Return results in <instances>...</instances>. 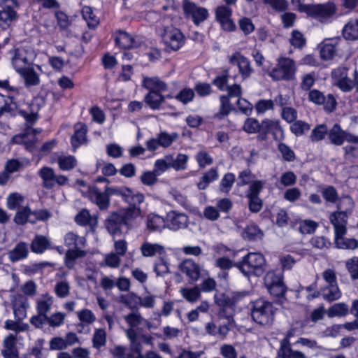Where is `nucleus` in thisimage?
I'll return each instance as SVG.
<instances>
[{"mask_svg": "<svg viewBox=\"0 0 358 358\" xmlns=\"http://www.w3.org/2000/svg\"><path fill=\"white\" fill-rule=\"evenodd\" d=\"M127 231L137 227L141 219V208L128 206L117 211Z\"/></svg>", "mask_w": 358, "mask_h": 358, "instance_id": "nucleus-9", "label": "nucleus"}, {"mask_svg": "<svg viewBox=\"0 0 358 358\" xmlns=\"http://www.w3.org/2000/svg\"><path fill=\"white\" fill-rule=\"evenodd\" d=\"M76 222L80 226H90L94 229L97 226L98 219L95 215H91L89 210L83 209L75 217Z\"/></svg>", "mask_w": 358, "mask_h": 358, "instance_id": "nucleus-30", "label": "nucleus"}, {"mask_svg": "<svg viewBox=\"0 0 358 358\" xmlns=\"http://www.w3.org/2000/svg\"><path fill=\"white\" fill-rule=\"evenodd\" d=\"M141 254L145 257H151L156 255L165 254V248L159 243H152L148 241L144 242L140 248Z\"/></svg>", "mask_w": 358, "mask_h": 358, "instance_id": "nucleus-28", "label": "nucleus"}, {"mask_svg": "<svg viewBox=\"0 0 358 358\" xmlns=\"http://www.w3.org/2000/svg\"><path fill=\"white\" fill-rule=\"evenodd\" d=\"M166 224L164 218L158 215L150 214L147 217V227L151 231H161Z\"/></svg>", "mask_w": 358, "mask_h": 358, "instance_id": "nucleus-37", "label": "nucleus"}, {"mask_svg": "<svg viewBox=\"0 0 358 358\" xmlns=\"http://www.w3.org/2000/svg\"><path fill=\"white\" fill-rule=\"evenodd\" d=\"M115 43L121 48L129 49L135 47V41L133 36L123 30H117L113 34Z\"/></svg>", "mask_w": 358, "mask_h": 358, "instance_id": "nucleus-27", "label": "nucleus"}, {"mask_svg": "<svg viewBox=\"0 0 358 358\" xmlns=\"http://www.w3.org/2000/svg\"><path fill=\"white\" fill-rule=\"evenodd\" d=\"M264 284L268 292L274 296H282L286 292L282 273L280 271L267 272L264 277Z\"/></svg>", "mask_w": 358, "mask_h": 358, "instance_id": "nucleus-7", "label": "nucleus"}, {"mask_svg": "<svg viewBox=\"0 0 358 358\" xmlns=\"http://www.w3.org/2000/svg\"><path fill=\"white\" fill-rule=\"evenodd\" d=\"M232 10L226 5L218 6L215 10L217 20L220 23L223 29L226 31H233L236 26L231 19Z\"/></svg>", "mask_w": 358, "mask_h": 358, "instance_id": "nucleus-17", "label": "nucleus"}, {"mask_svg": "<svg viewBox=\"0 0 358 358\" xmlns=\"http://www.w3.org/2000/svg\"><path fill=\"white\" fill-rule=\"evenodd\" d=\"M51 164L57 163L59 169L64 171L73 169L78 164L76 158L70 155H64L63 152H55L50 156Z\"/></svg>", "mask_w": 358, "mask_h": 358, "instance_id": "nucleus-12", "label": "nucleus"}, {"mask_svg": "<svg viewBox=\"0 0 358 358\" xmlns=\"http://www.w3.org/2000/svg\"><path fill=\"white\" fill-rule=\"evenodd\" d=\"M6 207L10 210H16L13 221L17 224H22V195L14 192L6 198Z\"/></svg>", "mask_w": 358, "mask_h": 358, "instance_id": "nucleus-13", "label": "nucleus"}, {"mask_svg": "<svg viewBox=\"0 0 358 358\" xmlns=\"http://www.w3.org/2000/svg\"><path fill=\"white\" fill-rule=\"evenodd\" d=\"M297 66L294 60L287 57L277 59L275 67L268 71V76L273 81H290L295 78Z\"/></svg>", "mask_w": 358, "mask_h": 358, "instance_id": "nucleus-3", "label": "nucleus"}, {"mask_svg": "<svg viewBox=\"0 0 358 358\" xmlns=\"http://www.w3.org/2000/svg\"><path fill=\"white\" fill-rule=\"evenodd\" d=\"M162 38L164 43L173 50H179L185 43V37L182 33L176 28L165 29Z\"/></svg>", "mask_w": 358, "mask_h": 358, "instance_id": "nucleus-10", "label": "nucleus"}, {"mask_svg": "<svg viewBox=\"0 0 358 358\" xmlns=\"http://www.w3.org/2000/svg\"><path fill=\"white\" fill-rule=\"evenodd\" d=\"M13 5L7 4L5 7L0 9V27L6 29L10 22L15 19V13L12 8Z\"/></svg>", "mask_w": 358, "mask_h": 358, "instance_id": "nucleus-33", "label": "nucleus"}, {"mask_svg": "<svg viewBox=\"0 0 358 358\" xmlns=\"http://www.w3.org/2000/svg\"><path fill=\"white\" fill-rule=\"evenodd\" d=\"M345 235H335L334 241L336 247L342 250H355L358 248V240L355 238H348Z\"/></svg>", "mask_w": 358, "mask_h": 358, "instance_id": "nucleus-32", "label": "nucleus"}, {"mask_svg": "<svg viewBox=\"0 0 358 358\" xmlns=\"http://www.w3.org/2000/svg\"><path fill=\"white\" fill-rule=\"evenodd\" d=\"M36 57L34 51H30L28 56L24 57V83L27 87L37 86L40 84V73L42 72L39 65L30 64Z\"/></svg>", "mask_w": 358, "mask_h": 358, "instance_id": "nucleus-6", "label": "nucleus"}, {"mask_svg": "<svg viewBox=\"0 0 358 358\" xmlns=\"http://www.w3.org/2000/svg\"><path fill=\"white\" fill-rule=\"evenodd\" d=\"M145 196L142 193H134L131 189H129V193L127 194V197L124 201L127 202L129 206H134L136 208H140L139 205L144 201Z\"/></svg>", "mask_w": 358, "mask_h": 358, "instance_id": "nucleus-57", "label": "nucleus"}, {"mask_svg": "<svg viewBox=\"0 0 358 358\" xmlns=\"http://www.w3.org/2000/svg\"><path fill=\"white\" fill-rule=\"evenodd\" d=\"M310 126L308 123L302 120H296L290 126V131L296 136H300L309 131Z\"/></svg>", "mask_w": 358, "mask_h": 358, "instance_id": "nucleus-53", "label": "nucleus"}, {"mask_svg": "<svg viewBox=\"0 0 358 358\" xmlns=\"http://www.w3.org/2000/svg\"><path fill=\"white\" fill-rule=\"evenodd\" d=\"M218 177L219 175L217 169L214 168L210 169L201 178L199 182L197 183L198 188L199 189H205L210 182L216 180Z\"/></svg>", "mask_w": 358, "mask_h": 358, "instance_id": "nucleus-41", "label": "nucleus"}, {"mask_svg": "<svg viewBox=\"0 0 358 358\" xmlns=\"http://www.w3.org/2000/svg\"><path fill=\"white\" fill-rule=\"evenodd\" d=\"M73 129V134L71 137V144L73 152H76L79 147L87 143V127L85 124L78 122L74 125Z\"/></svg>", "mask_w": 358, "mask_h": 358, "instance_id": "nucleus-16", "label": "nucleus"}, {"mask_svg": "<svg viewBox=\"0 0 358 358\" xmlns=\"http://www.w3.org/2000/svg\"><path fill=\"white\" fill-rule=\"evenodd\" d=\"M53 303V298L48 294L43 296L37 301V310L40 315H47L51 306Z\"/></svg>", "mask_w": 358, "mask_h": 358, "instance_id": "nucleus-46", "label": "nucleus"}, {"mask_svg": "<svg viewBox=\"0 0 358 358\" xmlns=\"http://www.w3.org/2000/svg\"><path fill=\"white\" fill-rule=\"evenodd\" d=\"M49 247L48 240L43 236H36L33 240L31 245L32 252L37 254H42Z\"/></svg>", "mask_w": 358, "mask_h": 358, "instance_id": "nucleus-44", "label": "nucleus"}, {"mask_svg": "<svg viewBox=\"0 0 358 358\" xmlns=\"http://www.w3.org/2000/svg\"><path fill=\"white\" fill-rule=\"evenodd\" d=\"M236 266L245 276H259L265 271L266 260L259 252H249L236 264Z\"/></svg>", "mask_w": 358, "mask_h": 358, "instance_id": "nucleus-2", "label": "nucleus"}, {"mask_svg": "<svg viewBox=\"0 0 358 358\" xmlns=\"http://www.w3.org/2000/svg\"><path fill=\"white\" fill-rule=\"evenodd\" d=\"M144 101L152 110H159L164 107V94L159 92L149 91L144 97Z\"/></svg>", "mask_w": 358, "mask_h": 358, "instance_id": "nucleus-29", "label": "nucleus"}, {"mask_svg": "<svg viewBox=\"0 0 358 358\" xmlns=\"http://www.w3.org/2000/svg\"><path fill=\"white\" fill-rule=\"evenodd\" d=\"M22 303L17 299L13 302V314L15 320H8L5 322V328L8 330H12L16 333L22 331L21 324V316L22 315Z\"/></svg>", "mask_w": 358, "mask_h": 358, "instance_id": "nucleus-19", "label": "nucleus"}, {"mask_svg": "<svg viewBox=\"0 0 358 358\" xmlns=\"http://www.w3.org/2000/svg\"><path fill=\"white\" fill-rule=\"evenodd\" d=\"M343 36L347 40H355L358 38V20H350L344 26Z\"/></svg>", "mask_w": 358, "mask_h": 358, "instance_id": "nucleus-36", "label": "nucleus"}, {"mask_svg": "<svg viewBox=\"0 0 358 358\" xmlns=\"http://www.w3.org/2000/svg\"><path fill=\"white\" fill-rule=\"evenodd\" d=\"M188 221L187 215L183 213L172 210L166 215V226L173 231L187 227Z\"/></svg>", "mask_w": 358, "mask_h": 358, "instance_id": "nucleus-14", "label": "nucleus"}, {"mask_svg": "<svg viewBox=\"0 0 358 358\" xmlns=\"http://www.w3.org/2000/svg\"><path fill=\"white\" fill-rule=\"evenodd\" d=\"M105 226L107 231L113 236H120L122 233L123 224L121 217L117 211L111 213L106 220Z\"/></svg>", "mask_w": 358, "mask_h": 358, "instance_id": "nucleus-21", "label": "nucleus"}, {"mask_svg": "<svg viewBox=\"0 0 358 358\" xmlns=\"http://www.w3.org/2000/svg\"><path fill=\"white\" fill-rule=\"evenodd\" d=\"M154 271L157 276H164L165 274L169 273V264L164 258L161 257L155 260Z\"/></svg>", "mask_w": 358, "mask_h": 358, "instance_id": "nucleus-63", "label": "nucleus"}, {"mask_svg": "<svg viewBox=\"0 0 358 358\" xmlns=\"http://www.w3.org/2000/svg\"><path fill=\"white\" fill-rule=\"evenodd\" d=\"M77 316L80 321V323L78 324V331L82 332V329H85V327L92 324L96 320V316L93 312L89 309H83L77 312Z\"/></svg>", "mask_w": 358, "mask_h": 358, "instance_id": "nucleus-31", "label": "nucleus"}, {"mask_svg": "<svg viewBox=\"0 0 358 358\" xmlns=\"http://www.w3.org/2000/svg\"><path fill=\"white\" fill-rule=\"evenodd\" d=\"M17 108L16 103L10 96H4L0 94V116L3 112L12 111Z\"/></svg>", "mask_w": 358, "mask_h": 358, "instance_id": "nucleus-62", "label": "nucleus"}, {"mask_svg": "<svg viewBox=\"0 0 358 358\" xmlns=\"http://www.w3.org/2000/svg\"><path fill=\"white\" fill-rule=\"evenodd\" d=\"M337 208L339 210L338 211L344 212L349 215L354 208V201L349 196H343L339 199Z\"/></svg>", "mask_w": 358, "mask_h": 358, "instance_id": "nucleus-60", "label": "nucleus"}, {"mask_svg": "<svg viewBox=\"0 0 358 358\" xmlns=\"http://www.w3.org/2000/svg\"><path fill=\"white\" fill-rule=\"evenodd\" d=\"M343 134L344 131L340 125L336 124L328 131L327 135L331 143L335 145H341L343 144Z\"/></svg>", "mask_w": 358, "mask_h": 358, "instance_id": "nucleus-39", "label": "nucleus"}, {"mask_svg": "<svg viewBox=\"0 0 358 358\" xmlns=\"http://www.w3.org/2000/svg\"><path fill=\"white\" fill-rule=\"evenodd\" d=\"M181 271L185 273L191 280L196 281L200 276V267L192 259H185L180 265Z\"/></svg>", "mask_w": 358, "mask_h": 358, "instance_id": "nucleus-23", "label": "nucleus"}, {"mask_svg": "<svg viewBox=\"0 0 358 358\" xmlns=\"http://www.w3.org/2000/svg\"><path fill=\"white\" fill-rule=\"evenodd\" d=\"M142 86L149 91L163 93L169 91L168 85L159 77H143Z\"/></svg>", "mask_w": 358, "mask_h": 358, "instance_id": "nucleus-22", "label": "nucleus"}, {"mask_svg": "<svg viewBox=\"0 0 358 358\" xmlns=\"http://www.w3.org/2000/svg\"><path fill=\"white\" fill-rule=\"evenodd\" d=\"M64 244L68 248L64 258L65 266L69 269H73L76 259L85 257L87 254L85 250L86 238L75 232L69 231L64 236Z\"/></svg>", "mask_w": 358, "mask_h": 358, "instance_id": "nucleus-1", "label": "nucleus"}, {"mask_svg": "<svg viewBox=\"0 0 358 358\" xmlns=\"http://www.w3.org/2000/svg\"><path fill=\"white\" fill-rule=\"evenodd\" d=\"M327 133L328 129L325 124H318L312 130L310 139L313 142H319L325 138Z\"/></svg>", "mask_w": 358, "mask_h": 358, "instance_id": "nucleus-52", "label": "nucleus"}, {"mask_svg": "<svg viewBox=\"0 0 358 358\" xmlns=\"http://www.w3.org/2000/svg\"><path fill=\"white\" fill-rule=\"evenodd\" d=\"M264 236L262 231L255 224H248L244 229L243 237L249 241L261 240Z\"/></svg>", "mask_w": 358, "mask_h": 358, "instance_id": "nucleus-38", "label": "nucleus"}, {"mask_svg": "<svg viewBox=\"0 0 358 358\" xmlns=\"http://www.w3.org/2000/svg\"><path fill=\"white\" fill-rule=\"evenodd\" d=\"M348 313V306L344 303H337L331 306L327 310L329 317H343Z\"/></svg>", "mask_w": 358, "mask_h": 358, "instance_id": "nucleus-48", "label": "nucleus"}, {"mask_svg": "<svg viewBox=\"0 0 358 358\" xmlns=\"http://www.w3.org/2000/svg\"><path fill=\"white\" fill-rule=\"evenodd\" d=\"M229 62L237 66L238 71L243 80L249 78L253 72L250 61L239 52H235L229 57Z\"/></svg>", "mask_w": 358, "mask_h": 358, "instance_id": "nucleus-11", "label": "nucleus"}, {"mask_svg": "<svg viewBox=\"0 0 358 358\" xmlns=\"http://www.w3.org/2000/svg\"><path fill=\"white\" fill-rule=\"evenodd\" d=\"M38 175L43 180L44 187L51 189L54 187L55 173L52 168L48 166L42 167L38 171Z\"/></svg>", "mask_w": 358, "mask_h": 358, "instance_id": "nucleus-34", "label": "nucleus"}, {"mask_svg": "<svg viewBox=\"0 0 358 358\" xmlns=\"http://www.w3.org/2000/svg\"><path fill=\"white\" fill-rule=\"evenodd\" d=\"M82 15L90 28L94 29L98 25L99 20L91 7L84 6L82 9Z\"/></svg>", "mask_w": 358, "mask_h": 358, "instance_id": "nucleus-47", "label": "nucleus"}, {"mask_svg": "<svg viewBox=\"0 0 358 358\" xmlns=\"http://www.w3.org/2000/svg\"><path fill=\"white\" fill-rule=\"evenodd\" d=\"M300 330L295 327H291L286 333L285 337L280 341V348L278 350L276 358H307L306 355L300 350L292 349L293 345L291 343L292 337L301 334Z\"/></svg>", "mask_w": 358, "mask_h": 358, "instance_id": "nucleus-5", "label": "nucleus"}, {"mask_svg": "<svg viewBox=\"0 0 358 358\" xmlns=\"http://www.w3.org/2000/svg\"><path fill=\"white\" fill-rule=\"evenodd\" d=\"M178 136L176 133L169 134L165 131H162L157 135L159 145L162 148L169 147L177 139Z\"/></svg>", "mask_w": 358, "mask_h": 358, "instance_id": "nucleus-59", "label": "nucleus"}, {"mask_svg": "<svg viewBox=\"0 0 358 358\" xmlns=\"http://www.w3.org/2000/svg\"><path fill=\"white\" fill-rule=\"evenodd\" d=\"M55 293L59 298H65L70 293V285L67 280L58 281L55 285Z\"/></svg>", "mask_w": 358, "mask_h": 358, "instance_id": "nucleus-56", "label": "nucleus"}, {"mask_svg": "<svg viewBox=\"0 0 358 358\" xmlns=\"http://www.w3.org/2000/svg\"><path fill=\"white\" fill-rule=\"evenodd\" d=\"M346 267L352 279H358V257H354L346 262Z\"/></svg>", "mask_w": 358, "mask_h": 358, "instance_id": "nucleus-64", "label": "nucleus"}, {"mask_svg": "<svg viewBox=\"0 0 358 358\" xmlns=\"http://www.w3.org/2000/svg\"><path fill=\"white\" fill-rule=\"evenodd\" d=\"M341 296V290L338 288V284L327 285L323 289V297L328 301H333L338 300Z\"/></svg>", "mask_w": 358, "mask_h": 358, "instance_id": "nucleus-45", "label": "nucleus"}, {"mask_svg": "<svg viewBox=\"0 0 358 358\" xmlns=\"http://www.w3.org/2000/svg\"><path fill=\"white\" fill-rule=\"evenodd\" d=\"M182 9L185 17L192 20L196 25H199L206 20L208 16V11L206 8L189 1H184Z\"/></svg>", "mask_w": 358, "mask_h": 358, "instance_id": "nucleus-8", "label": "nucleus"}, {"mask_svg": "<svg viewBox=\"0 0 358 358\" xmlns=\"http://www.w3.org/2000/svg\"><path fill=\"white\" fill-rule=\"evenodd\" d=\"M236 176L232 173H226L220 182V190L223 193H229L234 182Z\"/></svg>", "mask_w": 358, "mask_h": 358, "instance_id": "nucleus-55", "label": "nucleus"}, {"mask_svg": "<svg viewBox=\"0 0 358 358\" xmlns=\"http://www.w3.org/2000/svg\"><path fill=\"white\" fill-rule=\"evenodd\" d=\"M105 189L109 198L110 196H121L124 201L127 194L129 193V188L124 186H106Z\"/></svg>", "mask_w": 358, "mask_h": 358, "instance_id": "nucleus-61", "label": "nucleus"}, {"mask_svg": "<svg viewBox=\"0 0 358 358\" xmlns=\"http://www.w3.org/2000/svg\"><path fill=\"white\" fill-rule=\"evenodd\" d=\"M292 345L294 347L299 346L311 352H317L322 348L316 340L305 337L298 338L295 342L292 343Z\"/></svg>", "mask_w": 358, "mask_h": 358, "instance_id": "nucleus-35", "label": "nucleus"}, {"mask_svg": "<svg viewBox=\"0 0 358 358\" xmlns=\"http://www.w3.org/2000/svg\"><path fill=\"white\" fill-rule=\"evenodd\" d=\"M16 335L10 334L3 340L4 349L2 355L4 358H18V351L16 348Z\"/></svg>", "mask_w": 358, "mask_h": 358, "instance_id": "nucleus-24", "label": "nucleus"}, {"mask_svg": "<svg viewBox=\"0 0 358 358\" xmlns=\"http://www.w3.org/2000/svg\"><path fill=\"white\" fill-rule=\"evenodd\" d=\"M289 43L294 48L301 49L306 45V40L301 32L293 30L289 38Z\"/></svg>", "mask_w": 358, "mask_h": 358, "instance_id": "nucleus-54", "label": "nucleus"}, {"mask_svg": "<svg viewBox=\"0 0 358 358\" xmlns=\"http://www.w3.org/2000/svg\"><path fill=\"white\" fill-rule=\"evenodd\" d=\"M88 194L90 200L96 203L100 210H106L110 205V199L106 189L101 192L97 187H88Z\"/></svg>", "mask_w": 358, "mask_h": 358, "instance_id": "nucleus-18", "label": "nucleus"}, {"mask_svg": "<svg viewBox=\"0 0 358 358\" xmlns=\"http://www.w3.org/2000/svg\"><path fill=\"white\" fill-rule=\"evenodd\" d=\"M195 96L194 90L185 87L176 94V99L184 105H187L194 100Z\"/></svg>", "mask_w": 358, "mask_h": 358, "instance_id": "nucleus-50", "label": "nucleus"}, {"mask_svg": "<svg viewBox=\"0 0 358 358\" xmlns=\"http://www.w3.org/2000/svg\"><path fill=\"white\" fill-rule=\"evenodd\" d=\"M180 293L186 301L190 303L196 302L201 296V290L197 286L190 288H181L180 289Z\"/></svg>", "mask_w": 358, "mask_h": 358, "instance_id": "nucleus-42", "label": "nucleus"}, {"mask_svg": "<svg viewBox=\"0 0 358 358\" xmlns=\"http://www.w3.org/2000/svg\"><path fill=\"white\" fill-rule=\"evenodd\" d=\"M348 215L344 212L336 211L329 215L330 222L334 228L335 235H345L347 233L346 225L348 223Z\"/></svg>", "mask_w": 358, "mask_h": 358, "instance_id": "nucleus-20", "label": "nucleus"}, {"mask_svg": "<svg viewBox=\"0 0 358 358\" xmlns=\"http://www.w3.org/2000/svg\"><path fill=\"white\" fill-rule=\"evenodd\" d=\"M51 217V213L47 210L31 211L28 207L24 206V223H34L37 220L46 221Z\"/></svg>", "mask_w": 358, "mask_h": 358, "instance_id": "nucleus-25", "label": "nucleus"}, {"mask_svg": "<svg viewBox=\"0 0 358 358\" xmlns=\"http://www.w3.org/2000/svg\"><path fill=\"white\" fill-rule=\"evenodd\" d=\"M275 308L272 303L263 299H258L252 303L251 317L257 324L265 326L273 320Z\"/></svg>", "mask_w": 358, "mask_h": 358, "instance_id": "nucleus-4", "label": "nucleus"}, {"mask_svg": "<svg viewBox=\"0 0 358 358\" xmlns=\"http://www.w3.org/2000/svg\"><path fill=\"white\" fill-rule=\"evenodd\" d=\"M297 181L296 175L292 171L282 173L279 178V183L282 187L294 186Z\"/></svg>", "mask_w": 358, "mask_h": 358, "instance_id": "nucleus-58", "label": "nucleus"}, {"mask_svg": "<svg viewBox=\"0 0 358 358\" xmlns=\"http://www.w3.org/2000/svg\"><path fill=\"white\" fill-rule=\"evenodd\" d=\"M40 132L41 131H38L30 127H27L24 129V145L26 150L31 152H35L38 150L36 145L38 141L36 134Z\"/></svg>", "mask_w": 358, "mask_h": 358, "instance_id": "nucleus-26", "label": "nucleus"}, {"mask_svg": "<svg viewBox=\"0 0 358 358\" xmlns=\"http://www.w3.org/2000/svg\"><path fill=\"white\" fill-rule=\"evenodd\" d=\"M333 40L325 41L321 50H320V57L323 60L332 59L336 55L337 48L336 45L333 43Z\"/></svg>", "mask_w": 358, "mask_h": 358, "instance_id": "nucleus-40", "label": "nucleus"}, {"mask_svg": "<svg viewBox=\"0 0 358 358\" xmlns=\"http://www.w3.org/2000/svg\"><path fill=\"white\" fill-rule=\"evenodd\" d=\"M124 319L131 327H137L139 325L149 327L150 324V322L148 320L136 313H132L126 315Z\"/></svg>", "mask_w": 358, "mask_h": 358, "instance_id": "nucleus-51", "label": "nucleus"}, {"mask_svg": "<svg viewBox=\"0 0 358 358\" xmlns=\"http://www.w3.org/2000/svg\"><path fill=\"white\" fill-rule=\"evenodd\" d=\"M282 128L278 120H271L266 119L260 123V133L267 134L268 133H274L280 131Z\"/></svg>", "mask_w": 358, "mask_h": 358, "instance_id": "nucleus-43", "label": "nucleus"}, {"mask_svg": "<svg viewBox=\"0 0 358 358\" xmlns=\"http://www.w3.org/2000/svg\"><path fill=\"white\" fill-rule=\"evenodd\" d=\"M106 344V332L104 329H96L92 336V345L99 350Z\"/></svg>", "mask_w": 358, "mask_h": 358, "instance_id": "nucleus-49", "label": "nucleus"}, {"mask_svg": "<svg viewBox=\"0 0 358 358\" xmlns=\"http://www.w3.org/2000/svg\"><path fill=\"white\" fill-rule=\"evenodd\" d=\"M336 12L333 3L313 5L308 15L311 16L321 22H326Z\"/></svg>", "mask_w": 358, "mask_h": 358, "instance_id": "nucleus-15", "label": "nucleus"}]
</instances>
